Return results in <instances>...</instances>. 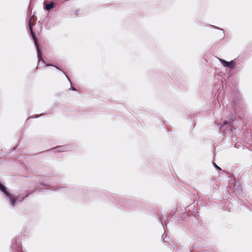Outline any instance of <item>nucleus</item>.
<instances>
[{
	"label": "nucleus",
	"instance_id": "nucleus-1",
	"mask_svg": "<svg viewBox=\"0 0 252 252\" xmlns=\"http://www.w3.org/2000/svg\"><path fill=\"white\" fill-rule=\"evenodd\" d=\"M35 20L34 16H32L30 18V19L29 20V28H30L31 34H32V37L34 40L35 45L37 48V55H38V59H39V61H41L42 62L45 63L44 60L42 58V54H41L40 49H39V46L38 44L37 39L36 38L34 33L33 32V30H32V26L34 25V24L32 23H34Z\"/></svg>",
	"mask_w": 252,
	"mask_h": 252
},
{
	"label": "nucleus",
	"instance_id": "nucleus-2",
	"mask_svg": "<svg viewBox=\"0 0 252 252\" xmlns=\"http://www.w3.org/2000/svg\"><path fill=\"white\" fill-rule=\"evenodd\" d=\"M220 62L224 67H227L230 68H233L235 66V63L233 62V61H231L230 62H227L224 60L220 59Z\"/></svg>",
	"mask_w": 252,
	"mask_h": 252
},
{
	"label": "nucleus",
	"instance_id": "nucleus-8",
	"mask_svg": "<svg viewBox=\"0 0 252 252\" xmlns=\"http://www.w3.org/2000/svg\"><path fill=\"white\" fill-rule=\"evenodd\" d=\"M54 66L56 67L57 68L60 69L58 66Z\"/></svg>",
	"mask_w": 252,
	"mask_h": 252
},
{
	"label": "nucleus",
	"instance_id": "nucleus-7",
	"mask_svg": "<svg viewBox=\"0 0 252 252\" xmlns=\"http://www.w3.org/2000/svg\"><path fill=\"white\" fill-rule=\"evenodd\" d=\"M214 164H215V166L216 168L219 169H220V168L218 165H217L216 164V163H214Z\"/></svg>",
	"mask_w": 252,
	"mask_h": 252
},
{
	"label": "nucleus",
	"instance_id": "nucleus-6",
	"mask_svg": "<svg viewBox=\"0 0 252 252\" xmlns=\"http://www.w3.org/2000/svg\"><path fill=\"white\" fill-rule=\"evenodd\" d=\"M227 124H228V122L226 121H224L222 124V126L226 125Z\"/></svg>",
	"mask_w": 252,
	"mask_h": 252
},
{
	"label": "nucleus",
	"instance_id": "nucleus-4",
	"mask_svg": "<svg viewBox=\"0 0 252 252\" xmlns=\"http://www.w3.org/2000/svg\"><path fill=\"white\" fill-rule=\"evenodd\" d=\"M54 7L53 2H51L49 4H47L45 6V8L47 10H50L51 8Z\"/></svg>",
	"mask_w": 252,
	"mask_h": 252
},
{
	"label": "nucleus",
	"instance_id": "nucleus-9",
	"mask_svg": "<svg viewBox=\"0 0 252 252\" xmlns=\"http://www.w3.org/2000/svg\"><path fill=\"white\" fill-rule=\"evenodd\" d=\"M50 65H51V64H47V66H50Z\"/></svg>",
	"mask_w": 252,
	"mask_h": 252
},
{
	"label": "nucleus",
	"instance_id": "nucleus-5",
	"mask_svg": "<svg viewBox=\"0 0 252 252\" xmlns=\"http://www.w3.org/2000/svg\"><path fill=\"white\" fill-rule=\"evenodd\" d=\"M10 199L12 205L14 206L16 202V199L12 197H11Z\"/></svg>",
	"mask_w": 252,
	"mask_h": 252
},
{
	"label": "nucleus",
	"instance_id": "nucleus-3",
	"mask_svg": "<svg viewBox=\"0 0 252 252\" xmlns=\"http://www.w3.org/2000/svg\"><path fill=\"white\" fill-rule=\"evenodd\" d=\"M0 189L7 196H10L9 193L6 190V188L0 183Z\"/></svg>",
	"mask_w": 252,
	"mask_h": 252
}]
</instances>
